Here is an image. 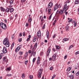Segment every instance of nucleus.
Listing matches in <instances>:
<instances>
[{
    "instance_id": "f257e3e1",
    "label": "nucleus",
    "mask_w": 79,
    "mask_h": 79,
    "mask_svg": "<svg viewBox=\"0 0 79 79\" xmlns=\"http://www.w3.org/2000/svg\"><path fill=\"white\" fill-rule=\"evenodd\" d=\"M3 44L4 45H5L6 47H9L10 46V43H9V41L8 40V38H5L3 41Z\"/></svg>"
},
{
    "instance_id": "f03ea898",
    "label": "nucleus",
    "mask_w": 79,
    "mask_h": 79,
    "mask_svg": "<svg viewBox=\"0 0 79 79\" xmlns=\"http://www.w3.org/2000/svg\"><path fill=\"white\" fill-rule=\"evenodd\" d=\"M37 43H35V44L34 48H32V51L31 52V54H32L33 53V56H35V52H34L35 50V49H36L37 48Z\"/></svg>"
},
{
    "instance_id": "7ed1b4c3",
    "label": "nucleus",
    "mask_w": 79,
    "mask_h": 79,
    "mask_svg": "<svg viewBox=\"0 0 79 79\" xmlns=\"http://www.w3.org/2000/svg\"><path fill=\"white\" fill-rule=\"evenodd\" d=\"M0 25L1 27L3 29H7V26H6V24L1 23H0Z\"/></svg>"
},
{
    "instance_id": "20e7f679",
    "label": "nucleus",
    "mask_w": 79,
    "mask_h": 79,
    "mask_svg": "<svg viewBox=\"0 0 79 79\" xmlns=\"http://www.w3.org/2000/svg\"><path fill=\"white\" fill-rule=\"evenodd\" d=\"M67 6V7H66ZM69 6H67V3H66L64 6V8L63 9V11H66L68 10V8H69Z\"/></svg>"
},
{
    "instance_id": "39448f33",
    "label": "nucleus",
    "mask_w": 79,
    "mask_h": 79,
    "mask_svg": "<svg viewBox=\"0 0 79 79\" xmlns=\"http://www.w3.org/2000/svg\"><path fill=\"white\" fill-rule=\"evenodd\" d=\"M21 47H22V45H20L19 46L17 47L15 49V52H18V51H19V50L21 48Z\"/></svg>"
},
{
    "instance_id": "423d86ee",
    "label": "nucleus",
    "mask_w": 79,
    "mask_h": 79,
    "mask_svg": "<svg viewBox=\"0 0 79 79\" xmlns=\"http://www.w3.org/2000/svg\"><path fill=\"white\" fill-rule=\"evenodd\" d=\"M2 52L3 53H6L7 52V49L6 47H3L2 49Z\"/></svg>"
},
{
    "instance_id": "0eeeda50",
    "label": "nucleus",
    "mask_w": 79,
    "mask_h": 79,
    "mask_svg": "<svg viewBox=\"0 0 79 79\" xmlns=\"http://www.w3.org/2000/svg\"><path fill=\"white\" fill-rule=\"evenodd\" d=\"M56 54H54L52 57V59L53 61H55L56 60Z\"/></svg>"
},
{
    "instance_id": "6e6552de",
    "label": "nucleus",
    "mask_w": 79,
    "mask_h": 79,
    "mask_svg": "<svg viewBox=\"0 0 79 79\" xmlns=\"http://www.w3.org/2000/svg\"><path fill=\"white\" fill-rule=\"evenodd\" d=\"M59 8L58 7V4H55V5L54 6V11H55L58 8Z\"/></svg>"
},
{
    "instance_id": "1a4fd4ad",
    "label": "nucleus",
    "mask_w": 79,
    "mask_h": 79,
    "mask_svg": "<svg viewBox=\"0 0 79 79\" xmlns=\"http://www.w3.org/2000/svg\"><path fill=\"white\" fill-rule=\"evenodd\" d=\"M37 35L38 37H41V33L40 32V31L39 30L37 32Z\"/></svg>"
},
{
    "instance_id": "9d476101",
    "label": "nucleus",
    "mask_w": 79,
    "mask_h": 79,
    "mask_svg": "<svg viewBox=\"0 0 79 79\" xmlns=\"http://www.w3.org/2000/svg\"><path fill=\"white\" fill-rule=\"evenodd\" d=\"M52 6H53V3L50 2L49 3L48 6V8H50Z\"/></svg>"
},
{
    "instance_id": "9b49d317",
    "label": "nucleus",
    "mask_w": 79,
    "mask_h": 79,
    "mask_svg": "<svg viewBox=\"0 0 79 79\" xmlns=\"http://www.w3.org/2000/svg\"><path fill=\"white\" fill-rule=\"evenodd\" d=\"M50 51H51L50 48H48V50L47 51V54H46V55H47V56H48H48H49V54H50Z\"/></svg>"
},
{
    "instance_id": "f8f14e48",
    "label": "nucleus",
    "mask_w": 79,
    "mask_h": 79,
    "mask_svg": "<svg viewBox=\"0 0 79 79\" xmlns=\"http://www.w3.org/2000/svg\"><path fill=\"white\" fill-rule=\"evenodd\" d=\"M10 5L9 6V7H10V8H11V7H12L11 5H13V0H10Z\"/></svg>"
},
{
    "instance_id": "ddd939ff",
    "label": "nucleus",
    "mask_w": 79,
    "mask_h": 79,
    "mask_svg": "<svg viewBox=\"0 0 79 79\" xmlns=\"http://www.w3.org/2000/svg\"><path fill=\"white\" fill-rule=\"evenodd\" d=\"M36 64L38 65H39V64H40V57H38V60L36 63Z\"/></svg>"
},
{
    "instance_id": "4468645a",
    "label": "nucleus",
    "mask_w": 79,
    "mask_h": 79,
    "mask_svg": "<svg viewBox=\"0 0 79 79\" xmlns=\"http://www.w3.org/2000/svg\"><path fill=\"white\" fill-rule=\"evenodd\" d=\"M46 35H47V39H48L49 38V31H48L47 30L46 31Z\"/></svg>"
},
{
    "instance_id": "2eb2a0df",
    "label": "nucleus",
    "mask_w": 79,
    "mask_h": 79,
    "mask_svg": "<svg viewBox=\"0 0 79 79\" xmlns=\"http://www.w3.org/2000/svg\"><path fill=\"white\" fill-rule=\"evenodd\" d=\"M41 74H42V72H39L38 74V76L39 78L41 77Z\"/></svg>"
},
{
    "instance_id": "dca6fc26",
    "label": "nucleus",
    "mask_w": 79,
    "mask_h": 79,
    "mask_svg": "<svg viewBox=\"0 0 79 79\" xmlns=\"http://www.w3.org/2000/svg\"><path fill=\"white\" fill-rule=\"evenodd\" d=\"M40 19L41 20V22H43L44 21V18H43V17L40 16Z\"/></svg>"
},
{
    "instance_id": "f3484780",
    "label": "nucleus",
    "mask_w": 79,
    "mask_h": 79,
    "mask_svg": "<svg viewBox=\"0 0 79 79\" xmlns=\"http://www.w3.org/2000/svg\"><path fill=\"white\" fill-rule=\"evenodd\" d=\"M28 21L29 22V23H31V21H32V19L30 17H29L28 19Z\"/></svg>"
},
{
    "instance_id": "a211bd4d",
    "label": "nucleus",
    "mask_w": 79,
    "mask_h": 79,
    "mask_svg": "<svg viewBox=\"0 0 79 79\" xmlns=\"http://www.w3.org/2000/svg\"><path fill=\"white\" fill-rule=\"evenodd\" d=\"M10 8H7L6 9V11L7 13H9Z\"/></svg>"
},
{
    "instance_id": "6ab92c4d",
    "label": "nucleus",
    "mask_w": 79,
    "mask_h": 79,
    "mask_svg": "<svg viewBox=\"0 0 79 79\" xmlns=\"http://www.w3.org/2000/svg\"><path fill=\"white\" fill-rule=\"evenodd\" d=\"M75 3V4H79V0H76Z\"/></svg>"
},
{
    "instance_id": "aec40b11",
    "label": "nucleus",
    "mask_w": 79,
    "mask_h": 79,
    "mask_svg": "<svg viewBox=\"0 0 79 79\" xmlns=\"http://www.w3.org/2000/svg\"><path fill=\"white\" fill-rule=\"evenodd\" d=\"M14 11V9L13 8H10V13H12Z\"/></svg>"
},
{
    "instance_id": "412c9836",
    "label": "nucleus",
    "mask_w": 79,
    "mask_h": 79,
    "mask_svg": "<svg viewBox=\"0 0 79 79\" xmlns=\"http://www.w3.org/2000/svg\"><path fill=\"white\" fill-rule=\"evenodd\" d=\"M22 77L23 79H24L25 78V74L23 73L22 75Z\"/></svg>"
},
{
    "instance_id": "4be33fe9",
    "label": "nucleus",
    "mask_w": 79,
    "mask_h": 79,
    "mask_svg": "<svg viewBox=\"0 0 79 79\" xmlns=\"http://www.w3.org/2000/svg\"><path fill=\"white\" fill-rule=\"evenodd\" d=\"M7 59H6V56L4 57L3 59V61H6V60Z\"/></svg>"
},
{
    "instance_id": "5701e85b",
    "label": "nucleus",
    "mask_w": 79,
    "mask_h": 79,
    "mask_svg": "<svg viewBox=\"0 0 79 79\" xmlns=\"http://www.w3.org/2000/svg\"><path fill=\"white\" fill-rule=\"evenodd\" d=\"M0 8L2 11H5V9L3 8V7H1Z\"/></svg>"
},
{
    "instance_id": "b1692460",
    "label": "nucleus",
    "mask_w": 79,
    "mask_h": 79,
    "mask_svg": "<svg viewBox=\"0 0 79 79\" xmlns=\"http://www.w3.org/2000/svg\"><path fill=\"white\" fill-rule=\"evenodd\" d=\"M10 70H11V67H10L8 68L7 69L6 71H10Z\"/></svg>"
},
{
    "instance_id": "393cba45",
    "label": "nucleus",
    "mask_w": 79,
    "mask_h": 79,
    "mask_svg": "<svg viewBox=\"0 0 79 79\" xmlns=\"http://www.w3.org/2000/svg\"><path fill=\"white\" fill-rule=\"evenodd\" d=\"M64 41L66 42V41H68L69 39L68 38H64L63 39Z\"/></svg>"
},
{
    "instance_id": "a878e982",
    "label": "nucleus",
    "mask_w": 79,
    "mask_h": 79,
    "mask_svg": "<svg viewBox=\"0 0 79 79\" xmlns=\"http://www.w3.org/2000/svg\"><path fill=\"white\" fill-rule=\"evenodd\" d=\"M77 22H74V27H76V26H77Z\"/></svg>"
},
{
    "instance_id": "bb28decb",
    "label": "nucleus",
    "mask_w": 79,
    "mask_h": 79,
    "mask_svg": "<svg viewBox=\"0 0 79 79\" xmlns=\"http://www.w3.org/2000/svg\"><path fill=\"white\" fill-rule=\"evenodd\" d=\"M51 10H52V9H48V14H50V12H51Z\"/></svg>"
},
{
    "instance_id": "cd10ccee",
    "label": "nucleus",
    "mask_w": 79,
    "mask_h": 79,
    "mask_svg": "<svg viewBox=\"0 0 79 79\" xmlns=\"http://www.w3.org/2000/svg\"><path fill=\"white\" fill-rule=\"evenodd\" d=\"M65 29L66 31H68V30L69 29V27L68 26H66Z\"/></svg>"
},
{
    "instance_id": "c85d7f7f",
    "label": "nucleus",
    "mask_w": 79,
    "mask_h": 79,
    "mask_svg": "<svg viewBox=\"0 0 79 79\" xmlns=\"http://www.w3.org/2000/svg\"><path fill=\"white\" fill-rule=\"evenodd\" d=\"M71 70V68L70 67H69L68 69H67V71L68 72H69Z\"/></svg>"
},
{
    "instance_id": "c756f323",
    "label": "nucleus",
    "mask_w": 79,
    "mask_h": 79,
    "mask_svg": "<svg viewBox=\"0 0 79 79\" xmlns=\"http://www.w3.org/2000/svg\"><path fill=\"white\" fill-rule=\"evenodd\" d=\"M56 48H57V49H58V50H59V49H60V46H57V45H56Z\"/></svg>"
},
{
    "instance_id": "7c9ffc66",
    "label": "nucleus",
    "mask_w": 79,
    "mask_h": 79,
    "mask_svg": "<svg viewBox=\"0 0 79 79\" xmlns=\"http://www.w3.org/2000/svg\"><path fill=\"white\" fill-rule=\"evenodd\" d=\"M73 21V19H71L68 21V23H71V21Z\"/></svg>"
},
{
    "instance_id": "2f4dec72",
    "label": "nucleus",
    "mask_w": 79,
    "mask_h": 79,
    "mask_svg": "<svg viewBox=\"0 0 79 79\" xmlns=\"http://www.w3.org/2000/svg\"><path fill=\"white\" fill-rule=\"evenodd\" d=\"M12 76V75L11 74H6V76H9V77H11Z\"/></svg>"
},
{
    "instance_id": "473e14b6",
    "label": "nucleus",
    "mask_w": 79,
    "mask_h": 79,
    "mask_svg": "<svg viewBox=\"0 0 79 79\" xmlns=\"http://www.w3.org/2000/svg\"><path fill=\"white\" fill-rule=\"evenodd\" d=\"M45 24H44V25L43 26L42 29H45Z\"/></svg>"
},
{
    "instance_id": "72a5a7b5",
    "label": "nucleus",
    "mask_w": 79,
    "mask_h": 79,
    "mask_svg": "<svg viewBox=\"0 0 79 79\" xmlns=\"http://www.w3.org/2000/svg\"><path fill=\"white\" fill-rule=\"evenodd\" d=\"M29 77L30 78V79H32V78H33V76L32 75H30L29 76Z\"/></svg>"
},
{
    "instance_id": "f704fd0d",
    "label": "nucleus",
    "mask_w": 79,
    "mask_h": 79,
    "mask_svg": "<svg viewBox=\"0 0 79 79\" xmlns=\"http://www.w3.org/2000/svg\"><path fill=\"white\" fill-rule=\"evenodd\" d=\"M59 13L60 15H62L63 14V11L62 10H61L60 11H59Z\"/></svg>"
},
{
    "instance_id": "c9c22d12",
    "label": "nucleus",
    "mask_w": 79,
    "mask_h": 79,
    "mask_svg": "<svg viewBox=\"0 0 79 79\" xmlns=\"http://www.w3.org/2000/svg\"><path fill=\"white\" fill-rule=\"evenodd\" d=\"M28 55V52H26V53H25V56H26H26H27Z\"/></svg>"
},
{
    "instance_id": "e433bc0d",
    "label": "nucleus",
    "mask_w": 79,
    "mask_h": 79,
    "mask_svg": "<svg viewBox=\"0 0 79 79\" xmlns=\"http://www.w3.org/2000/svg\"><path fill=\"white\" fill-rule=\"evenodd\" d=\"M73 45H71L69 46V50H70V49H71V48H73Z\"/></svg>"
},
{
    "instance_id": "4c0bfd02",
    "label": "nucleus",
    "mask_w": 79,
    "mask_h": 79,
    "mask_svg": "<svg viewBox=\"0 0 79 79\" xmlns=\"http://www.w3.org/2000/svg\"><path fill=\"white\" fill-rule=\"evenodd\" d=\"M23 52H22L21 51H20L19 52V54H20V55H23Z\"/></svg>"
},
{
    "instance_id": "58836bf2",
    "label": "nucleus",
    "mask_w": 79,
    "mask_h": 79,
    "mask_svg": "<svg viewBox=\"0 0 79 79\" xmlns=\"http://www.w3.org/2000/svg\"><path fill=\"white\" fill-rule=\"evenodd\" d=\"M56 22V20H55L53 23V26H54L55 24V23Z\"/></svg>"
},
{
    "instance_id": "ea45409f",
    "label": "nucleus",
    "mask_w": 79,
    "mask_h": 79,
    "mask_svg": "<svg viewBox=\"0 0 79 79\" xmlns=\"http://www.w3.org/2000/svg\"><path fill=\"white\" fill-rule=\"evenodd\" d=\"M35 60H36V58H34L33 59L32 62L33 63H34V62H35Z\"/></svg>"
},
{
    "instance_id": "a19ab883",
    "label": "nucleus",
    "mask_w": 79,
    "mask_h": 79,
    "mask_svg": "<svg viewBox=\"0 0 79 79\" xmlns=\"http://www.w3.org/2000/svg\"><path fill=\"white\" fill-rule=\"evenodd\" d=\"M27 63H28V60L25 61V64H26V65L27 64Z\"/></svg>"
},
{
    "instance_id": "79ce46f5",
    "label": "nucleus",
    "mask_w": 79,
    "mask_h": 79,
    "mask_svg": "<svg viewBox=\"0 0 79 79\" xmlns=\"http://www.w3.org/2000/svg\"><path fill=\"white\" fill-rule=\"evenodd\" d=\"M43 23H44V22H41L40 25L41 26H43Z\"/></svg>"
},
{
    "instance_id": "37998d69",
    "label": "nucleus",
    "mask_w": 79,
    "mask_h": 79,
    "mask_svg": "<svg viewBox=\"0 0 79 79\" xmlns=\"http://www.w3.org/2000/svg\"><path fill=\"white\" fill-rule=\"evenodd\" d=\"M79 71H78L77 73L75 75L77 76L79 75Z\"/></svg>"
},
{
    "instance_id": "c03bdc74",
    "label": "nucleus",
    "mask_w": 79,
    "mask_h": 79,
    "mask_svg": "<svg viewBox=\"0 0 79 79\" xmlns=\"http://www.w3.org/2000/svg\"><path fill=\"white\" fill-rule=\"evenodd\" d=\"M36 40H37V38H35L33 40V41L34 42H35Z\"/></svg>"
},
{
    "instance_id": "a18cd8bd",
    "label": "nucleus",
    "mask_w": 79,
    "mask_h": 79,
    "mask_svg": "<svg viewBox=\"0 0 79 79\" xmlns=\"http://www.w3.org/2000/svg\"><path fill=\"white\" fill-rule=\"evenodd\" d=\"M75 55H78L79 54V51H77V52L75 53Z\"/></svg>"
},
{
    "instance_id": "49530a36",
    "label": "nucleus",
    "mask_w": 79,
    "mask_h": 79,
    "mask_svg": "<svg viewBox=\"0 0 79 79\" xmlns=\"http://www.w3.org/2000/svg\"><path fill=\"white\" fill-rule=\"evenodd\" d=\"M15 45V43H13L11 45V48H12V47H14V45Z\"/></svg>"
},
{
    "instance_id": "de8ad7c7",
    "label": "nucleus",
    "mask_w": 79,
    "mask_h": 79,
    "mask_svg": "<svg viewBox=\"0 0 79 79\" xmlns=\"http://www.w3.org/2000/svg\"><path fill=\"white\" fill-rule=\"evenodd\" d=\"M52 15H50L49 18V20H50V19H51V18H52Z\"/></svg>"
},
{
    "instance_id": "09e8293b",
    "label": "nucleus",
    "mask_w": 79,
    "mask_h": 79,
    "mask_svg": "<svg viewBox=\"0 0 79 79\" xmlns=\"http://www.w3.org/2000/svg\"><path fill=\"white\" fill-rule=\"evenodd\" d=\"M12 39H14V38H15V35L14 34L12 35Z\"/></svg>"
},
{
    "instance_id": "8fccbe9b",
    "label": "nucleus",
    "mask_w": 79,
    "mask_h": 79,
    "mask_svg": "<svg viewBox=\"0 0 79 79\" xmlns=\"http://www.w3.org/2000/svg\"><path fill=\"white\" fill-rule=\"evenodd\" d=\"M21 2L22 3H24L26 2V0H21Z\"/></svg>"
},
{
    "instance_id": "3c124183",
    "label": "nucleus",
    "mask_w": 79,
    "mask_h": 79,
    "mask_svg": "<svg viewBox=\"0 0 79 79\" xmlns=\"http://www.w3.org/2000/svg\"><path fill=\"white\" fill-rule=\"evenodd\" d=\"M18 41H19V42H21L22 41L21 39V38H19V39Z\"/></svg>"
},
{
    "instance_id": "603ef678",
    "label": "nucleus",
    "mask_w": 79,
    "mask_h": 79,
    "mask_svg": "<svg viewBox=\"0 0 79 79\" xmlns=\"http://www.w3.org/2000/svg\"><path fill=\"white\" fill-rule=\"evenodd\" d=\"M71 79H74V75H73L71 76Z\"/></svg>"
},
{
    "instance_id": "864d4df0",
    "label": "nucleus",
    "mask_w": 79,
    "mask_h": 79,
    "mask_svg": "<svg viewBox=\"0 0 79 79\" xmlns=\"http://www.w3.org/2000/svg\"><path fill=\"white\" fill-rule=\"evenodd\" d=\"M55 76H56L55 75H53L52 77V79H54V78H55Z\"/></svg>"
},
{
    "instance_id": "5fc2aeb1",
    "label": "nucleus",
    "mask_w": 79,
    "mask_h": 79,
    "mask_svg": "<svg viewBox=\"0 0 79 79\" xmlns=\"http://www.w3.org/2000/svg\"><path fill=\"white\" fill-rule=\"evenodd\" d=\"M56 37V35L55 34H54V35L52 36L53 38H55Z\"/></svg>"
},
{
    "instance_id": "6e6d98bb",
    "label": "nucleus",
    "mask_w": 79,
    "mask_h": 79,
    "mask_svg": "<svg viewBox=\"0 0 79 79\" xmlns=\"http://www.w3.org/2000/svg\"><path fill=\"white\" fill-rule=\"evenodd\" d=\"M29 26V24L27 23H26V27H27Z\"/></svg>"
},
{
    "instance_id": "4d7b16f0",
    "label": "nucleus",
    "mask_w": 79,
    "mask_h": 79,
    "mask_svg": "<svg viewBox=\"0 0 79 79\" xmlns=\"http://www.w3.org/2000/svg\"><path fill=\"white\" fill-rule=\"evenodd\" d=\"M53 69V68L52 67H51L50 68V70H52Z\"/></svg>"
},
{
    "instance_id": "13d9d810",
    "label": "nucleus",
    "mask_w": 79,
    "mask_h": 79,
    "mask_svg": "<svg viewBox=\"0 0 79 79\" xmlns=\"http://www.w3.org/2000/svg\"><path fill=\"white\" fill-rule=\"evenodd\" d=\"M60 13V12L59 11V10H57L56 13L57 14H58V13Z\"/></svg>"
},
{
    "instance_id": "bf43d9fd",
    "label": "nucleus",
    "mask_w": 79,
    "mask_h": 79,
    "mask_svg": "<svg viewBox=\"0 0 79 79\" xmlns=\"http://www.w3.org/2000/svg\"><path fill=\"white\" fill-rule=\"evenodd\" d=\"M19 35L20 37H21L22 36V34L21 33H20L19 34Z\"/></svg>"
},
{
    "instance_id": "052dcab7",
    "label": "nucleus",
    "mask_w": 79,
    "mask_h": 79,
    "mask_svg": "<svg viewBox=\"0 0 79 79\" xmlns=\"http://www.w3.org/2000/svg\"><path fill=\"white\" fill-rule=\"evenodd\" d=\"M46 63H47V61L46 60H45V61H44V64H46Z\"/></svg>"
},
{
    "instance_id": "680f3d73",
    "label": "nucleus",
    "mask_w": 79,
    "mask_h": 79,
    "mask_svg": "<svg viewBox=\"0 0 79 79\" xmlns=\"http://www.w3.org/2000/svg\"><path fill=\"white\" fill-rule=\"evenodd\" d=\"M23 36H24V37L25 36V32H23Z\"/></svg>"
},
{
    "instance_id": "e2e57ef3",
    "label": "nucleus",
    "mask_w": 79,
    "mask_h": 79,
    "mask_svg": "<svg viewBox=\"0 0 79 79\" xmlns=\"http://www.w3.org/2000/svg\"><path fill=\"white\" fill-rule=\"evenodd\" d=\"M52 50L53 52H55V51H56V50H55V49L54 48H52Z\"/></svg>"
},
{
    "instance_id": "0e129e2a",
    "label": "nucleus",
    "mask_w": 79,
    "mask_h": 79,
    "mask_svg": "<svg viewBox=\"0 0 79 79\" xmlns=\"http://www.w3.org/2000/svg\"><path fill=\"white\" fill-rule=\"evenodd\" d=\"M67 58V56L65 55L64 57V59L65 60Z\"/></svg>"
},
{
    "instance_id": "69168bd1",
    "label": "nucleus",
    "mask_w": 79,
    "mask_h": 79,
    "mask_svg": "<svg viewBox=\"0 0 79 79\" xmlns=\"http://www.w3.org/2000/svg\"><path fill=\"white\" fill-rule=\"evenodd\" d=\"M31 35H28V38L30 39V38H31Z\"/></svg>"
},
{
    "instance_id": "338daca9",
    "label": "nucleus",
    "mask_w": 79,
    "mask_h": 79,
    "mask_svg": "<svg viewBox=\"0 0 79 79\" xmlns=\"http://www.w3.org/2000/svg\"><path fill=\"white\" fill-rule=\"evenodd\" d=\"M19 59L22 58V56H20L19 57Z\"/></svg>"
},
{
    "instance_id": "774afa93",
    "label": "nucleus",
    "mask_w": 79,
    "mask_h": 79,
    "mask_svg": "<svg viewBox=\"0 0 79 79\" xmlns=\"http://www.w3.org/2000/svg\"><path fill=\"white\" fill-rule=\"evenodd\" d=\"M66 3H69V1L67 0L66 1Z\"/></svg>"
}]
</instances>
